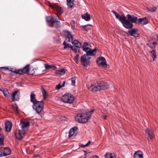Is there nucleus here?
Returning a JSON list of instances; mask_svg holds the SVG:
<instances>
[{
    "mask_svg": "<svg viewBox=\"0 0 158 158\" xmlns=\"http://www.w3.org/2000/svg\"><path fill=\"white\" fill-rule=\"evenodd\" d=\"M29 123L30 122H27L23 120H21L19 125L21 127L22 129L17 131L15 134L16 137L18 139H21L25 136V132L24 130L28 128Z\"/></svg>",
    "mask_w": 158,
    "mask_h": 158,
    "instance_id": "1",
    "label": "nucleus"
},
{
    "mask_svg": "<svg viewBox=\"0 0 158 158\" xmlns=\"http://www.w3.org/2000/svg\"><path fill=\"white\" fill-rule=\"evenodd\" d=\"M87 87L90 91L94 92L107 89L108 88L109 86L107 82L101 81L100 82L88 85L87 86Z\"/></svg>",
    "mask_w": 158,
    "mask_h": 158,
    "instance_id": "2",
    "label": "nucleus"
},
{
    "mask_svg": "<svg viewBox=\"0 0 158 158\" xmlns=\"http://www.w3.org/2000/svg\"><path fill=\"white\" fill-rule=\"evenodd\" d=\"M46 20L47 23H49L48 25L51 27H58L60 25V22L57 19L54 17L49 16L47 17Z\"/></svg>",
    "mask_w": 158,
    "mask_h": 158,
    "instance_id": "3",
    "label": "nucleus"
},
{
    "mask_svg": "<svg viewBox=\"0 0 158 158\" xmlns=\"http://www.w3.org/2000/svg\"><path fill=\"white\" fill-rule=\"evenodd\" d=\"M67 33V35L66 38L67 40L69 42H72L73 44H74V45L77 46L78 47H81V43L77 40H74L73 41V37L69 31H68Z\"/></svg>",
    "mask_w": 158,
    "mask_h": 158,
    "instance_id": "4",
    "label": "nucleus"
},
{
    "mask_svg": "<svg viewBox=\"0 0 158 158\" xmlns=\"http://www.w3.org/2000/svg\"><path fill=\"white\" fill-rule=\"evenodd\" d=\"M61 100L63 102L72 103L74 101V98L71 94L66 93L62 96Z\"/></svg>",
    "mask_w": 158,
    "mask_h": 158,
    "instance_id": "5",
    "label": "nucleus"
},
{
    "mask_svg": "<svg viewBox=\"0 0 158 158\" xmlns=\"http://www.w3.org/2000/svg\"><path fill=\"white\" fill-rule=\"evenodd\" d=\"M44 103L43 100L36 102L33 104L32 107L34 110L37 113H39L43 109Z\"/></svg>",
    "mask_w": 158,
    "mask_h": 158,
    "instance_id": "6",
    "label": "nucleus"
},
{
    "mask_svg": "<svg viewBox=\"0 0 158 158\" xmlns=\"http://www.w3.org/2000/svg\"><path fill=\"white\" fill-rule=\"evenodd\" d=\"M89 116L87 117L85 114H78L75 117L76 121L81 123H86L89 119Z\"/></svg>",
    "mask_w": 158,
    "mask_h": 158,
    "instance_id": "7",
    "label": "nucleus"
},
{
    "mask_svg": "<svg viewBox=\"0 0 158 158\" xmlns=\"http://www.w3.org/2000/svg\"><path fill=\"white\" fill-rule=\"evenodd\" d=\"M120 22L123 24V26L126 28L131 29L133 27V25L128 20L126 19L125 16H123V18H121Z\"/></svg>",
    "mask_w": 158,
    "mask_h": 158,
    "instance_id": "8",
    "label": "nucleus"
},
{
    "mask_svg": "<svg viewBox=\"0 0 158 158\" xmlns=\"http://www.w3.org/2000/svg\"><path fill=\"white\" fill-rule=\"evenodd\" d=\"M11 153V150L8 148H0V156L9 155Z\"/></svg>",
    "mask_w": 158,
    "mask_h": 158,
    "instance_id": "9",
    "label": "nucleus"
},
{
    "mask_svg": "<svg viewBox=\"0 0 158 158\" xmlns=\"http://www.w3.org/2000/svg\"><path fill=\"white\" fill-rule=\"evenodd\" d=\"M97 62L99 66L105 68L107 67L106 60L103 57L98 58L97 60Z\"/></svg>",
    "mask_w": 158,
    "mask_h": 158,
    "instance_id": "10",
    "label": "nucleus"
},
{
    "mask_svg": "<svg viewBox=\"0 0 158 158\" xmlns=\"http://www.w3.org/2000/svg\"><path fill=\"white\" fill-rule=\"evenodd\" d=\"M20 93L18 90L12 93L11 99L13 101H18L20 98Z\"/></svg>",
    "mask_w": 158,
    "mask_h": 158,
    "instance_id": "11",
    "label": "nucleus"
},
{
    "mask_svg": "<svg viewBox=\"0 0 158 158\" xmlns=\"http://www.w3.org/2000/svg\"><path fill=\"white\" fill-rule=\"evenodd\" d=\"M138 31V29L137 28H133L130 30H129L127 32V34L131 36L136 37L139 36V34L137 33Z\"/></svg>",
    "mask_w": 158,
    "mask_h": 158,
    "instance_id": "12",
    "label": "nucleus"
},
{
    "mask_svg": "<svg viewBox=\"0 0 158 158\" xmlns=\"http://www.w3.org/2000/svg\"><path fill=\"white\" fill-rule=\"evenodd\" d=\"M50 6L54 10L56 11L59 13H62L63 9L60 6L56 4H49Z\"/></svg>",
    "mask_w": 158,
    "mask_h": 158,
    "instance_id": "13",
    "label": "nucleus"
},
{
    "mask_svg": "<svg viewBox=\"0 0 158 158\" xmlns=\"http://www.w3.org/2000/svg\"><path fill=\"white\" fill-rule=\"evenodd\" d=\"M128 20L130 22L133 23H137L138 18L134 15H131L128 14L127 15Z\"/></svg>",
    "mask_w": 158,
    "mask_h": 158,
    "instance_id": "14",
    "label": "nucleus"
},
{
    "mask_svg": "<svg viewBox=\"0 0 158 158\" xmlns=\"http://www.w3.org/2000/svg\"><path fill=\"white\" fill-rule=\"evenodd\" d=\"M5 124L6 131L7 132L10 131L12 128V123L9 121H6L5 123Z\"/></svg>",
    "mask_w": 158,
    "mask_h": 158,
    "instance_id": "15",
    "label": "nucleus"
},
{
    "mask_svg": "<svg viewBox=\"0 0 158 158\" xmlns=\"http://www.w3.org/2000/svg\"><path fill=\"white\" fill-rule=\"evenodd\" d=\"M29 65H27L21 70H18V74H22L23 73H26L29 71Z\"/></svg>",
    "mask_w": 158,
    "mask_h": 158,
    "instance_id": "16",
    "label": "nucleus"
},
{
    "mask_svg": "<svg viewBox=\"0 0 158 158\" xmlns=\"http://www.w3.org/2000/svg\"><path fill=\"white\" fill-rule=\"evenodd\" d=\"M134 158H143V153L139 151L135 152L134 155Z\"/></svg>",
    "mask_w": 158,
    "mask_h": 158,
    "instance_id": "17",
    "label": "nucleus"
},
{
    "mask_svg": "<svg viewBox=\"0 0 158 158\" xmlns=\"http://www.w3.org/2000/svg\"><path fill=\"white\" fill-rule=\"evenodd\" d=\"M91 46L89 45L87 43L85 42L82 46V48L84 51L86 52L90 50L91 48L90 47Z\"/></svg>",
    "mask_w": 158,
    "mask_h": 158,
    "instance_id": "18",
    "label": "nucleus"
},
{
    "mask_svg": "<svg viewBox=\"0 0 158 158\" xmlns=\"http://www.w3.org/2000/svg\"><path fill=\"white\" fill-rule=\"evenodd\" d=\"M137 23L143 24H146L148 23V20L146 17L143 18H139L138 19Z\"/></svg>",
    "mask_w": 158,
    "mask_h": 158,
    "instance_id": "19",
    "label": "nucleus"
},
{
    "mask_svg": "<svg viewBox=\"0 0 158 158\" xmlns=\"http://www.w3.org/2000/svg\"><path fill=\"white\" fill-rule=\"evenodd\" d=\"M30 101L31 102L33 103V104L36 102H39L36 100L35 94L32 92L31 93L30 95Z\"/></svg>",
    "mask_w": 158,
    "mask_h": 158,
    "instance_id": "20",
    "label": "nucleus"
},
{
    "mask_svg": "<svg viewBox=\"0 0 158 158\" xmlns=\"http://www.w3.org/2000/svg\"><path fill=\"white\" fill-rule=\"evenodd\" d=\"M81 16L82 19L86 21H89L90 19V15L87 12L82 15Z\"/></svg>",
    "mask_w": 158,
    "mask_h": 158,
    "instance_id": "21",
    "label": "nucleus"
},
{
    "mask_svg": "<svg viewBox=\"0 0 158 158\" xmlns=\"http://www.w3.org/2000/svg\"><path fill=\"white\" fill-rule=\"evenodd\" d=\"M145 133L148 134L151 139H153L154 135L152 130L147 129L145 131Z\"/></svg>",
    "mask_w": 158,
    "mask_h": 158,
    "instance_id": "22",
    "label": "nucleus"
},
{
    "mask_svg": "<svg viewBox=\"0 0 158 158\" xmlns=\"http://www.w3.org/2000/svg\"><path fill=\"white\" fill-rule=\"evenodd\" d=\"M96 49L95 48L92 50L91 48L90 50L86 52V55L88 56H93L96 53Z\"/></svg>",
    "mask_w": 158,
    "mask_h": 158,
    "instance_id": "23",
    "label": "nucleus"
},
{
    "mask_svg": "<svg viewBox=\"0 0 158 158\" xmlns=\"http://www.w3.org/2000/svg\"><path fill=\"white\" fill-rule=\"evenodd\" d=\"M77 127H72L71 129H70L69 132V137H70L71 136H72L76 131L77 130Z\"/></svg>",
    "mask_w": 158,
    "mask_h": 158,
    "instance_id": "24",
    "label": "nucleus"
},
{
    "mask_svg": "<svg viewBox=\"0 0 158 158\" xmlns=\"http://www.w3.org/2000/svg\"><path fill=\"white\" fill-rule=\"evenodd\" d=\"M104 156L105 158H115L114 154L112 153H106Z\"/></svg>",
    "mask_w": 158,
    "mask_h": 158,
    "instance_id": "25",
    "label": "nucleus"
},
{
    "mask_svg": "<svg viewBox=\"0 0 158 158\" xmlns=\"http://www.w3.org/2000/svg\"><path fill=\"white\" fill-rule=\"evenodd\" d=\"M67 6L70 8H72L73 6V0H66Z\"/></svg>",
    "mask_w": 158,
    "mask_h": 158,
    "instance_id": "26",
    "label": "nucleus"
},
{
    "mask_svg": "<svg viewBox=\"0 0 158 158\" xmlns=\"http://www.w3.org/2000/svg\"><path fill=\"white\" fill-rule=\"evenodd\" d=\"M80 47H78L77 46L74 45L73 46H71V48L73 50L74 52L75 53H77L79 51V49Z\"/></svg>",
    "mask_w": 158,
    "mask_h": 158,
    "instance_id": "27",
    "label": "nucleus"
},
{
    "mask_svg": "<svg viewBox=\"0 0 158 158\" xmlns=\"http://www.w3.org/2000/svg\"><path fill=\"white\" fill-rule=\"evenodd\" d=\"M87 59H86V57L85 55H84L81 56V61L82 63L85 66V63L86 62Z\"/></svg>",
    "mask_w": 158,
    "mask_h": 158,
    "instance_id": "28",
    "label": "nucleus"
},
{
    "mask_svg": "<svg viewBox=\"0 0 158 158\" xmlns=\"http://www.w3.org/2000/svg\"><path fill=\"white\" fill-rule=\"evenodd\" d=\"M111 12L115 15L116 18L118 19L119 21L120 18H123V16H120L116 11L112 10Z\"/></svg>",
    "mask_w": 158,
    "mask_h": 158,
    "instance_id": "29",
    "label": "nucleus"
},
{
    "mask_svg": "<svg viewBox=\"0 0 158 158\" xmlns=\"http://www.w3.org/2000/svg\"><path fill=\"white\" fill-rule=\"evenodd\" d=\"M156 50H152V51L150 52V54L151 56L153 58L152 61H154L155 58L156 57V54L155 53Z\"/></svg>",
    "mask_w": 158,
    "mask_h": 158,
    "instance_id": "30",
    "label": "nucleus"
},
{
    "mask_svg": "<svg viewBox=\"0 0 158 158\" xmlns=\"http://www.w3.org/2000/svg\"><path fill=\"white\" fill-rule=\"evenodd\" d=\"M56 73L63 75L65 74V71L64 69H61L57 70L56 71Z\"/></svg>",
    "mask_w": 158,
    "mask_h": 158,
    "instance_id": "31",
    "label": "nucleus"
},
{
    "mask_svg": "<svg viewBox=\"0 0 158 158\" xmlns=\"http://www.w3.org/2000/svg\"><path fill=\"white\" fill-rule=\"evenodd\" d=\"M42 93L43 94V95L44 97L43 100H45L46 99L47 96V94L46 92V90L44 88H42Z\"/></svg>",
    "mask_w": 158,
    "mask_h": 158,
    "instance_id": "32",
    "label": "nucleus"
},
{
    "mask_svg": "<svg viewBox=\"0 0 158 158\" xmlns=\"http://www.w3.org/2000/svg\"><path fill=\"white\" fill-rule=\"evenodd\" d=\"M44 67L45 68V69L46 70L49 69V68H56V66H53V65H50L48 64H44Z\"/></svg>",
    "mask_w": 158,
    "mask_h": 158,
    "instance_id": "33",
    "label": "nucleus"
},
{
    "mask_svg": "<svg viewBox=\"0 0 158 158\" xmlns=\"http://www.w3.org/2000/svg\"><path fill=\"white\" fill-rule=\"evenodd\" d=\"M63 44L64 45V49H66L67 48H71V45L70 44L66 42L65 41H64L63 43Z\"/></svg>",
    "mask_w": 158,
    "mask_h": 158,
    "instance_id": "34",
    "label": "nucleus"
},
{
    "mask_svg": "<svg viewBox=\"0 0 158 158\" xmlns=\"http://www.w3.org/2000/svg\"><path fill=\"white\" fill-rule=\"evenodd\" d=\"M156 7H147V10L150 12H154L156 11Z\"/></svg>",
    "mask_w": 158,
    "mask_h": 158,
    "instance_id": "35",
    "label": "nucleus"
},
{
    "mask_svg": "<svg viewBox=\"0 0 158 158\" xmlns=\"http://www.w3.org/2000/svg\"><path fill=\"white\" fill-rule=\"evenodd\" d=\"M3 92L5 96L6 97H8L9 94V93L8 90L7 89L3 90Z\"/></svg>",
    "mask_w": 158,
    "mask_h": 158,
    "instance_id": "36",
    "label": "nucleus"
},
{
    "mask_svg": "<svg viewBox=\"0 0 158 158\" xmlns=\"http://www.w3.org/2000/svg\"><path fill=\"white\" fill-rule=\"evenodd\" d=\"M4 137L3 135L0 134V145H2L3 143Z\"/></svg>",
    "mask_w": 158,
    "mask_h": 158,
    "instance_id": "37",
    "label": "nucleus"
},
{
    "mask_svg": "<svg viewBox=\"0 0 158 158\" xmlns=\"http://www.w3.org/2000/svg\"><path fill=\"white\" fill-rule=\"evenodd\" d=\"M70 24L72 29H74L75 27V22L74 21H72L70 23Z\"/></svg>",
    "mask_w": 158,
    "mask_h": 158,
    "instance_id": "38",
    "label": "nucleus"
},
{
    "mask_svg": "<svg viewBox=\"0 0 158 158\" xmlns=\"http://www.w3.org/2000/svg\"><path fill=\"white\" fill-rule=\"evenodd\" d=\"M71 85L73 86L75 85L76 78L75 77H74L71 78Z\"/></svg>",
    "mask_w": 158,
    "mask_h": 158,
    "instance_id": "39",
    "label": "nucleus"
},
{
    "mask_svg": "<svg viewBox=\"0 0 158 158\" xmlns=\"http://www.w3.org/2000/svg\"><path fill=\"white\" fill-rule=\"evenodd\" d=\"M91 141H89L85 145H84L83 144H81V147L82 148H85L86 147H87L89 146V144L91 143Z\"/></svg>",
    "mask_w": 158,
    "mask_h": 158,
    "instance_id": "40",
    "label": "nucleus"
},
{
    "mask_svg": "<svg viewBox=\"0 0 158 158\" xmlns=\"http://www.w3.org/2000/svg\"><path fill=\"white\" fill-rule=\"evenodd\" d=\"M10 70L11 72L15 73L16 74L18 73H17L18 72V70H16L14 68H10Z\"/></svg>",
    "mask_w": 158,
    "mask_h": 158,
    "instance_id": "41",
    "label": "nucleus"
},
{
    "mask_svg": "<svg viewBox=\"0 0 158 158\" xmlns=\"http://www.w3.org/2000/svg\"><path fill=\"white\" fill-rule=\"evenodd\" d=\"M79 58V56L78 54H77L74 58V60L75 62L76 63H77L78 62V60Z\"/></svg>",
    "mask_w": 158,
    "mask_h": 158,
    "instance_id": "42",
    "label": "nucleus"
},
{
    "mask_svg": "<svg viewBox=\"0 0 158 158\" xmlns=\"http://www.w3.org/2000/svg\"><path fill=\"white\" fill-rule=\"evenodd\" d=\"M92 26V25H91V24H87V25H84V26H83V28L85 30V31H88V29H87L86 28V26Z\"/></svg>",
    "mask_w": 158,
    "mask_h": 158,
    "instance_id": "43",
    "label": "nucleus"
},
{
    "mask_svg": "<svg viewBox=\"0 0 158 158\" xmlns=\"http://www.w3.org/2000/svg\"><path fill=\"white\" fill-rule=\"evenodd\" d=\"M61 87V85H60V84H59L56 86V89H60Z\"/></svg>",
    "mask_w": 158,
    "mask_h": 158,
    "instance_id": "44",
    "label": "nucleus"
},
{
    "mask_svg": "<svg viewBox=\"0 0 158 158\" xmlns=\"http://www.w3.org/2000/svg\"><path fill=\"white\" fill-rule=\"evenodd\" d=\"M94 111V110H91V111H89L87 113V114H88V115H91V114H92L93 112Z\"/></svg>",
    "mask_w": 158,
    "mask_h": 158,
    "instance_id": "45",
    "label": "nucleus"
},
{
    "mask_svg": "<svg viewBox=\"0 0 158 158\" xmlns=\"http://www.w3.org/2000/svg\"><path fill=\"white\" fill-rule=\"evenodd\" d=\"M18 107L17 106V105L16 104H15V107H14V110L16 112H18Z\"/></svg>",
    "mask_w": 158,
    "mask_h": 158,
    "instance_id": "46",
    "label": "nucleus"
},
{
    "mask_svg": "<svg viewBox=\"0 0 158 158\" xmlns=\"http://www.w3.org/2000/svg\"><path fill=\"white\" fill-rule=\"evenodd\" d=\"M102 118L105 119H106V118H107V116L105 114H104L102 116Z\"/></svg>",
    "mask_w": 158,
    "mask_h": 158,
    "instance_id": "47",
    "label": "nucleus"
},
{
    "mask_svg": "<svg viewBox=\"0 0 158 158\" xmlns=\"http://www.w3.org/2000/svg\"><path fill=\"white\" fill-rule=\"evenodd\" d=\"M64 85H65V81H64L63 82V83L62 85H61V87H64Z\"/></svg>",
    "mask_w": 158,
    "mask_h": 158,
    "instance_id": "48",
    "label": "nucleus"
},
{
    "mask_svg": "<svg viewBox=\"0 0 158 158\" xmlns=\"http://www.w3.org/2000/svg\"><path fill=\"white\" fill-rule=\"evenodd\" d=\"M93 158H99L98 156H94Z\"/></svg>",
    "mask_w": 158,
    "mask_h": 158,
    "instance_id": "49",
    "label": "nucleus"
},
{
    "mask_svg": "<svg viewBox=\"0 0 158 158\" xmlns=\"http://www.w3.org/2000/svg\"><path fill=\"white\" fill-rule=\"evenodd\" d=\"M156 44V42H153V45H155Z\"/></svg>",
    "mask_w": 158,
    "mask_h": 158,
    "instance_id": "50",
    "label": "nucleus"
},
{
    "mask_svg": "<svg viewBox=\"0 0 158 158\" xmlns=\"http://www.w3.org/2000/svg\"><path fill=\"white\" fill-rule=\"evenodd\" d=\"M3 90L2 89V88H0V91H2L3 92V90Z\"/></svg>",
    "mask_w": 158,
    "mask_h": 158,
    "instance_id": "51",
    "label": "nucleus"
},
{
    "mask_svg": "<svg viewBox=\"0 0 158 158\" xmlns=\"http://www.w3.org/2000/svg\"><path fill=\"white\" fill-rule=\"evenodd\" d=\"M37 60L36 59H35V60H34L35 61Z\"/></svg>",
    "mask_w": 158,
    "mask_h": 158,
    "instance_id": "52",
    "label": "nucleus"
},
{
    "mask_svg": "<svg viewBox=\"0 0 158 158\" xmlns=\"http://www.w3.org/2000/svg\"><path fill=\"white\" fill-rule=\"evenodd\" d=\"M1 130V128L0 127V131Z\"/></svg>",
    "mask_w": 158,
    "mask_h": 158,
    "instance_id": "53",
    "label": "nucleus"
}]
</instances>
